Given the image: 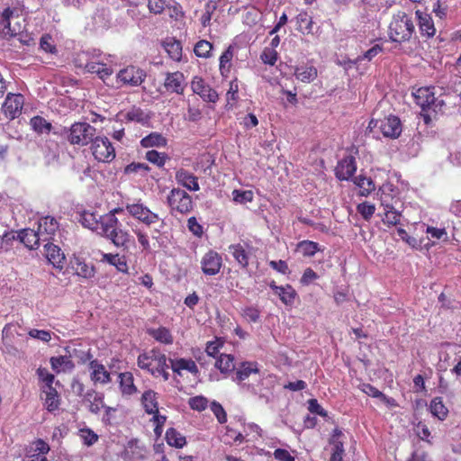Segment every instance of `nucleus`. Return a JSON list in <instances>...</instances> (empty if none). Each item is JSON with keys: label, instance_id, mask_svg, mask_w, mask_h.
Masks as SVG:
<instances>
[{"label": "nucleus", "instance_id": "nucleus-19", "mask_svg": "<svg viewBox=\"0 0 461 461\" xmlns=\"http://www.w3.org/2000/svg\"><path fill=\"white\" fill-rule=\"evenodd\" d=\"M202 269L205 275H215L221 267V258L215 251L207 252L202 259Z\"/></svg>", "mask_w": 461, "mask_h": 461}, {"label": "nucleus", "instance_id": "nucleus-16", "mask_svg": "<svg viewBox=\"0 0 461 461\" xmlns=\"http://www.w3.org/2000/svg\"><path fill=\"white\" fill-rule=\"evenodd\" d=\"M40 398L49 412H54L60 407L61 398L54 387L41 389Z\"/></svg>", "mask_w": 461, "mask_h": 461}, {"label": "nucleus", "instance_id": "nucleus-41", "mask_svg": "<svg viewBox=\"0 0 461 461\" xmlns=\"http://www.w3.org/2000/svg\"><path fill=\"white\" fill-rule=\"evenodd\" d=\"M380 200L381 203L384 206V209L389 208L393 209L395 206V203H398L397 199H394L393 194L391 193L393 192L391 185H384L380 188Z\"/></svg>", "mask_w": 461, "mask_h": 461}, {"label": "nucleus", "instance_id": "nucleus-52", "mask_svg": "<svg viewBox=\"0 0 461 461\" xmlns=\"http://www.w3.org/2000/svg\"><path fill=\"white\" fill-rule=\"evenodd\" d=\"M233 58V48L229 46L228 49L220 57V70L221 74L230 71V61Z\"/></svg>", "mask_w": 461, "mask_h": 461}, {"label": "nucleus", "instance_id": "nucleus-5", "mask_svg": "<svg viewBox=\"0 0 461 461\" xmlns=\"http://www.w3.org/2000/svg\"><path fill=\"white\" fill-rule=\"evenodd\" d=\"M75 65L85 68L89 73L96 74L106 85H109L110 81L112 82L113 68L103 62L88 61L87 54L85 52L77 55L75 59Z\"/></svg>", "mask_w": 461, "mask_h": 461}, {"label": "nucleus", "instance_id": "nucleus-37", "mask_svg": "<svg viewBox=\"0 0 461 461\" xmlns=\"http://www.w3.org/2000/svg\"><path fill=\"white\" fill-rule=\"evenodd\" d=\"M141 401L146 412L149 414L158 412L157 393L154 391L149 390L144 392Z\"/></svg>", "mask_w": 461, "mask_h": 461}, {"label": "nucleus", "instance_id": "nucleus-9", "mask_svg": "<svg viewBox=\"0 0 461 461\" xmlns=\"http://www.w3.org/2000/svg\"><path fill=\"white\" fill-rule=\"evenodd\" d=\"M146 72L140 68L128 66L117 73V80L123 86H139L146 78Z\"/></svg>", "mask_w": 461, "mask_h": 461}, {"label": "nucleus", "instance_id": "nucleus-4", "mask_svg": "<svg viewBox=\"0 0 461 461\" xmlns=\"http://www.w3.org/2000/svg\"><path fill=\"white\" fill-rule=\"evenodd\" d=\"M415 26L412 18L403 12L393 15L389 25V37L394 42H405L411 40Z\"/></svg>", "mask_w": 461, "mask_h": 461}, {"label": "nucleus", "instance_id": "nucleus-56", "mask_svg": "<svg viewBox=\"0 0 461 461\" xmlns=\"http://www.w3.org/2000/svg\"><path fill=\"white\" fill-rule=\"evenodd\" d=\"M275 294L287 306H291L294 303L297 295L295 290H275Z\"/></svg>", "mask_w": 461, "mask_h": 461}, {"label": "nucleus", "instance_id": "nucleus-26", "mask_svg": "<svg viewBox=\"0 0 461 461\" xmlns=\"http://www.w3.org/2000/svg\"><path fill=\"white\" fill-rule=\"evenodd\" d=\"M171 364V368L173 372L181 375L183 370L188 371L193 375L198 374L199 370L195 364V362L189 358H176V359H169Z\"/></svg>", "mask_w": 461, "mask_h": 461}, {"label": "nucleus", "instance_id": "nucleus-32", "mask_svg": "<svg viewBox=\"0 0 461 461\" xmlns=\"http://www.w3.org/2000/svg\"><path fill=\"white\" fill-rule=\"evenodd\" d=\"M147 333L161 344L171 345L174 341L171 331L166 327L150 328L147 330Z\"/></svg>", "mask_w": 461, "mask_h": 461}, {"label": "nucleus", "instance_id": "nucleus-23", "mask_svg": "<svg viewBox=\"0 0 461 461\" xmlns=\"http://www.w3.org/2000/svg\"><path fill=\"white\" fill-rule=\"evenodd\" d=\"M259 373L258 364L257 362L244 361L240 364L235 369V376L233 381L241 383L248 379L250 375H257Z\"/></svg>", "mask_w": 461, "mask_h": 461}, {"label": "nucleus", "instance_id": "nucleus-63", "mask_svg": "<svg viewBox=\"0 0 461 461\" xmlns=\"http://www.w3.org/2000/svg\"><path fill=\"white\" fill-rule=\"evenodd\" d=\"M426 232L428 235H429L434 240H447V233L444 228L438 229L435 227H427Z\"/></svg>", "mask_w": 461, "mask_h": 461}, {"label": "nucleus", "instance_id": "nucleus-36", "mask_svg": "<svg viewBox=\"0 0 461 461\" xmlns=\"http://www.w3.org/2000/svg\"><path fill=\"white\" fill-rule=\"evenodd\" d=\"M429 411L434 417L440 420H446L448 415V410L441 397H435L430 401Z\"/></svg>", "mask_w": 461, "mask_h": 461}, {"label": "nucleus", "instance_id": "nucleus-39", "mask_svg": "<svg viewBox=\"0 0 461 461\" xmlns=\"http://www.w3.org/2000/svg\"><path fill=\"white\" fill-rule=\"evenodd\" d=\"M167 142V139L161 133L151 132L140 140V145L143 148H160L165 147Z\"/></svg>", "mask_w": 461, "mask_h": 461}, {"label": "nucleus", "instance_id": "nucleus-31", "mask_svg": "<svg viewBox=\"0 0 461 461\" xmlns=\"http://www.w3.org/2000/svg\"><path fill=\"white\" fill-rule=\"evenodd\" d=\"M416 15L419 19V26L421 35L428 38L434 36L436 29L434 27L431 17L427 14L421 13L420 11H416Z\"/></svg>", "mask_w": 461, "mask_h": 461}, {"label": "nucleus", "instance_id": "nucleus-15", "mask_svg": "<svg viewBox=\"0 0 461 461\" xmlns=\"http://www.w3.org/2000/svg\"><path fill=\"white\" fill-rule=\"evenodd\" d=\"M343 433L340 429L335 428L332 430L329 444L331 447L330 461H343L345 455L344 442L341 440Z\"/></svg>", "mask_w": 461, "mask_h": 461}, {"label": "nucleus", "instance_id": "nucleus-54", "mask_svg": "<svg viewBox=\"0 0 461 461\" xmlns=\"http://www.w3.org/2000/svg\"><path fill=\"white\" fill-rule=\"evenodd\" d=\"M254 194L251 190H238L232 192V199L238 203H246L253 200Z\"/></svg>", "mask_w": 461, "mask_h": 461}, {"label": "nucleus", "instance_id": "nucleus-47", "mask_svg": "<svg viewBox=\"0 0 461 461\" xmlns=\"http://www.w3.org/2000/svg\"><path fill=\"white\" fill-rule=\"evenodd\" d=\"M212 44L205 40L199 41L194 48V54L199 58L208 59L212 56Z\"/></svg>", "mask_w": 461, "mask_h": 461}, {"label": "nucleus", "instance_id": "nucleus-2", "mask_svg": "<svg viewBox=\"0 0 461 461\" xmlns=\"http://www.w3.org/2000/svg\"><path fill=\"white\" fill-rule=\"evenodd\" d=\"M117 271L125 274L136 273V245L133 237L122 230H117Z\"/></svg>", "mask_w": 461, "mask_h": 461}, {"label": "nucleus", "instance_id": "nucleus-33", "mask_svg": "<svg viewBox=\"0 0 461 461\" xmlns=\"http://www.w3.org/2000/svg\"><path fill=\"white\" fill-rule=\"evenodd\" d=\"M235 358L230 354H221L216 359L215 367L222 374L233 373L236 369Z\"/></svg>", "mask_w": 461, "mask_h": 461}, {"label": "nucleus", "instance_id": "nucleus-58", "mask_svg": "<svg viewBox=\"0 0 461 461\" xmlns=\"http://www.w3.org/2000/svg\"><path fill=\"white\" fill-rule=\"evenodd\" d=\"M222 347L223 341L216 338L214 340L206 343L205 352L208 356L216 357Z\"/></svg>", "mask_w": 461, "mask_h": 461}, {"label": "nucleus", "instance_id": "nucleus-43", "mask_svg": "<svg viewBox=\"0 0 461 461\" xmlns=\"http://www.w3.org/2000/svg\"><path fill=\"white\" fill-rule=\"evenodd\" d=\"M90 366L92 369V379L95 382L106 383L109 380V373L103 365L98 364L96 361H92Z\"/></svg>", "mask_w": 461, "mask_h": 461}, {"label": "nucleus", "instance_id": "nucleus-34", "mask_svg": "<svg viewBox=\"0 0 461 461\" xmlns=\"http://www.w3.org/2000/svg\"><path fill=\"white\" fill-rule=\"evenodd\" d=\"M71 267L78 276L86 279L94 276V267L89 266L79 258H75L74 260L71 261Z\"/></svg>", "mask_w": 461, "mask_h": 461}, {"label": "nucleus", "instance_id": "nucleus-60", "mask_svg": "<svg viewBox=\"0 0 461 461\" xmlns=\"http://www.w3.org/2000/svg\"><path fill=\"white\" fill-rule=\"evenodd\" d=\"M211 411L215 415V417L217 418V420H218V421L220 423L222 424V423H225L227 421L226 411H224V409H223V407L221 406V403H219L218 402L213 401L211 403Z\"/></svg>", "mask_w": 461, "mask_h": 461}, {"label": "nucleus", "instance_id": "nucleus-59", "mask_svg": "<svg viewBox=\"0 0 461 461\" xmlns=\"http://www.w3.org/2000/svg\"><path fill=\"white\" fill-rule=\"evenodd\" d=\"M146 158L152 164L158 167H162L166 161V156L163 153H159L157 150H149L146 153Z\"/></svg>", "mask_w": 461, "mask_h": 461}, {"label": "nucleus", "instance_id": "nucleus-35", "mask_svg": "<svg viewBox=\"0 0 461 461\" xmlns=\"http://www.w3.org/2000/svg\"><path fill=\"white\" fill-rule=\"evenodd\" d=\"M120 116V119L122 120L125 118L130 122H137L141 124H146L149 121V116L146 114L140 108H132L131 111L127 113H120L117 114V117Z\"/></svg>", "mask_w": 461, "mask_h": 461}, {"label": "nucleus", "instance_id": "nucleus-14", "mask_svg": "<svg viewBox=\"0 0 461 461\" xmlns=\"http://www.w3.org/2000/svg\"><path fill=\"white\" fill-rule=\"evenodd\" d=\"M14 14V10L7 7L1 14L0 20V36L3 39L10 40L12 38H18V40L23 42V39L21 38V33L15 30V28H11L10 19Z\"/></svg>", "mask_w": 461, "mask_h": 461}, {"label": "nucleus", "instance_id": "nucleus-20", "mask_svg": "<svg viewBox=\"0 0 461 461\" xmlns=\"http://www.w3.org/2000/svg\"><path fill=\"white\" fill-rule=\"evenodd\" d=\"M380 130L384 137L396 139L402 132V124L398 117L390 115L381 122Z\"/></svg>", "mask_w": 461, "mask_h": 461}, {"label": "nucleus", "instance_id": "nucleus-55", "mask_svg": "<svg viewBox=\"0 0 461 461\" xmlns=\"http://www.w3.org/2000/svg\"><path fill=\"white\" fill-rule=\"evenodd\" d=\"M78 436L84 444L88 447L94 445L98 440L97 434L88 428L80 429L78 431Z\"/></svg>", "mask_w": 461, "mask_h": 461}, {"label": "nucleus", "instance_id": "nucleus-17", "mask_svg": "<svg viewBox=\"0 0 461 461\" xmlns=\"http://www.w3.org/2000/svg\"><path fill=\"white\" fill-rule=\"evenodd\" d=\"M186 86L185 76L182 72L176 71L167 73L165 78L164 86L167 91L182 95Z\"/></svg>", "mask_w": 461, "mask_h": 461}, {"label": "nucleus", "instance_id": "nucleus-62", "mask_svg": "<svg viewBox=\"0 0 461 461\" xmlns=\"http://www.w3.org/2000/svg\"><path fill=\"white\" fill-rule=\"evenodd\" d=\"M375 208L373 204L363 203L357 205V212L365 220H369L375 213Z\"/></svg>", "mask_w": 461, "mask_h": 461}, {"label": "nucleus", "instance_id": "nucleus-11", "mask_svg": "<svg viewBox=\"0 0 461 461\" xmlns=\"http://www.w3.org/2000/svg\"><path fill=\"white\" fill-rule=\"evenodd\" d=\"M24 104V97L21 94L9 93L3 104L2 109L6 118L14 120L19 117Z\"/></svg>", "mask_w": 461, "mask_h": 461}, {"label": "nucleus", "instance_id": "nucleus-28", "mask_svg": "<svg viewBox=\"0 0 461 461\" xmlns=\"http://www.w3.org/2000/svg\"><path fill=\"white\" fill-rule=\"evenodd\" d=\"M120 379V390L123 396H131L137 393L138 390L134 384V377L132 373L124 372L118 375Z\"/></svg>", "mask_w": 461, "mask_h": 461}, {"label": "nucleus", "instance_id": "nucleus-3", "mask_svg": "<svg viewBox=\"0 0 461 461\" xmlns=\"http://www.w3.org/2000/svg\"><path fill=\"white\" fill-rule=\"evenodd\" d=\"M137 364L140 369L149 372L154 377H163L165 381L168 380L167 357L158 348H153L140 354Z\"/></svg>", "mask_w": 461, "mask_h": 461}, {"label": "nucleus", "instance_id": "nucleus-29", "mask_svg": "<svg viewBox=\"0 0 461 461\" xmlns=\"http://www.w3.org/2000/svg\"><path fill=\"white\" fill-rule=\"evenodd\" d=\"M32 454L29 456L30 461H49L46 455L50 452V447L47 442L41 438H38L32 443Z\"/></svg>", "mask_w": 461, "mask_h": 461}, {"label": "nucleus", "instance_id": "nucleus-18", "mask_svg": "<svg viewBox=\"0 0 461 461\" xmlns=\"http://www.w3.org/2000/svg\"><path fill=\"white\" fill-rule=\"evenodd\" d=\"M357 170L356 159L352 156H347L339 161L335 175L339 180H348Z\"/></svg>", "mask_w": 461, "mask_h": 461}, {"label": "nucleus", "instance_id": "nucleus-30", "mask_svg": "<svg viewBox=\"0 0 461 461\" xmlns=\"http://www.w3.org/2000/svg\"><path fill=\"white\" fill-rule=\"evenodd\" d=\"M50 363L52 370L56 374H59L60 372L70 371L75 367V365L71 360L70 357L68 356L52 357L50 359Z\"/></svg>", "mask_w": 461, "mask_h": 461}, {"label": "nucleus", "instance_id": "nucleus-57", "mask_svg": "<svg viewBox=\"0 0 461 461\" xmlns=\"http://www.w3.org/2000/svg\"><path fill=\"white\" fill-rule=\"evenodd\" d=\"M318 278H319L318 274L315 271H313L312 268L308 267L304 270V272L301 277L300 283L303 286L313 285H316L315 280H317Z\"/></svg>", "mask_w": 461, "mask_h": 461}, {"label": "nucleus", "instance_id": "nucleus-10", "mask_svg": "<svg viewBox=\"0 0 461 461\" xmlns=\"http://www.w3.org/2000/svg\"><path fill=\"white\" fill-rule=\"evenodd\" d=\"M42 243L55 241L59 235V223L57 219L52 216L41 217L38 222L37 228Z\"/></svg>", "mask_w": 461, "mask_h": 461}, {"label": "nucleus", "instance_id": "nucleus-50", "mask_svg": "<svg viewBox=\"0 0 461 461\" xmlns=\"http://www.w3.org/2000/svg\"><path fill=\"white\" fill-rule=\"evenodd\" d=\"M170 2L172 0H149V11L154 14H161L167 7H170Z\"/></svg>", "mask_w": 461, "mask_h": 461}, {"label": "nucleus", "instance_id": "nucleus-64", "mask_svg": "<svg viewBox=\"0 0 461 461\" xmlns=\"http://www.w3.org/2000/svg\"><path fill=\"white\" fill-rule=\"evenodd\" d=\"M40 47L48 53H53L55 46L52 44V37L50 34H44L40 40Z\"/></svg>", "mask_w": 461, "mask_h": 461}, {"label": "nucleus", "instance_id": "nucleus-25", "mask_svg": "<svg viewBox=\"0 0 461 461\" xmlns=\"http://www.w3.org/2000/svg\"><path fill=\"white\" fill-rule=\"evenodd\" d=\"M18 239L30 249H36L42 243L41 237H40V233L37 230L32 229H24L22 230L18 235Z\"/></svg>", "mask_w": 461, "mask_h": 461}, {"label": "nucleus", "instance_id": "nucleus-38", "mask_svg": "<svg viewBox=\"0 0 461 461\" xmlns=\"http://www.w3.org/2000/svg\"><path fill=\"white\" fill-rule=\"evenodd\" d=\"M294 76L303 83H310L316 78L317 69L312 66L297 67L294 70Z\"/></svg>", "mask_w": 461, "mask_h": 461}, {"label": "nucleus", "instance_id": "nucleus-6", "mask_svg": "<svg viewBox=\"0 0 461 461\" xmlns=\"http://www.w3.org/2000/svg\"><path fill=\"white\" fill-rule=\"evenodd\" d=\"M95 129L85 122H75L69 129L68 140L71 144L85 146L94 140Z\"/></svg>", "mask_w": 461, "mask_h": 461}, {"label": "nucleus", "instance_id": "nucleus-12", "mask_svg": "<svg viewBox=\"0 0 461 461\" xmlns=\"http://www.w3.org/2000/svg\"><path fill=\"white\" fill-rule=\"evenodd\" d=\"M126 210L131 215L145 223L146 225H150L159 220V217L157 213L151 212L142 203L127 204Z\"/></svg>", "mask_w": 461, "mask_h": 461}, {"label": "nucleus", "instance_id": "nucleus-42", "mask_svg": "<svg viewBox=\"0 0 461 461\" xmlns=\"http://www.w3.org/2000/svg\"><path fill=\"white\" fill-rule=\"evenodd\" d=\"M32 129L38 134L50 133L52 130V125L41 116H34L30 120Z\"/></svg>", "mask_w": 461, "mask_h": 461}, {"label": "nucleus", "instance_id": "nucleus-46", "mask_svg": "<svg viewBox=\"0 0 461 461\" xmlns=\"http://www.w3.org/2000/svg\"><path fill=\"white\" fill-rule=\"evenodd\" d=\"M319 249V244L314 241L303 240L297 244V250L304 257H312Z\"/></svg>", "mask_w": 461, "mask_h": 461}, {"label": "nucleus", "instance_id": "nucleus-22", "mask_svg": "<svg viewBox=\"0 0 461 461\" xmlns=\"http://www.w3.org/2000/svg\"><path fill=\"white\" fill-rule=\"evenodd\" d=\"M176 182L188 189L189 191H198L200 189V185L198 183V177L195 176L193 173L189 172L186 169L179 168L176 172Z\"/></svg>", "mask_w": 461, "mask_h": 461}, {"label": "nucleus", "instance_id": "nucleus-61", "mask_svg": "<svg viewBox=\"0 0 461 461\" xmlns=\"http://www.w3.org/2000/svg\"><path fill=\"white\" fill-rule=\"evenodd\" d=\"M277 56L276 50L266 48L261 54V59L265 64L273 66L277 60Z\"/></svg>", "mask_w": 461, "mask_h": 461}, {"label": "nucleus", "instance_id": "nucleus-49", "mask_svg": "<svg viewBox=\"0 0 461 461\" xmlns=\"http://www.w3.org/2000/svg\"><path fill=\"white\" fill-rule=\"evenodd\" d=\"M36 374L38 375L40 382L43 383V384L41 386V389L53 387L55 376L54 375L50 374L47 368L39 367L36 371Z\"/></svg>", "mask_w": 461, "mask_h": 461}, {"label": "nucleus", "instance_id": "nucleus-13", "mask_svg": "<svg viewBox=\"0 0 461 461\" xmlns=\"http://www.w3.org/2000/svg\"><path fill=\"white\" fill-rule=\"evenodd\" d=\"M191 88L205 102L215 103L218 99L216 91L211 88L202 77H194L191 82Z\"/></svg>", "mask_w": 461, "mask_h": 461}, {"label": "nucleus", "instance_id": "nucleus-24", "mask_svg": "<svg viewBox=\"0 0 461 461\" xmlns=\"http://www.w3.org/2000/svg\"><path fill=\"white\" fill-rule=\"evenodd\" d=\"M416 104L421 107L423 111L431 108V104H436L435 93L430 88H419L414 94Z\"/></svg>", "mask_w": 461, "mask_h": 461}, {"label": "nucleus", "instance_id": "nucleus-45", "mask_svg": "<svg viewBox=\"0 0 461 461\" xmlns=\"http://www.w3.org/2000/svg\"><path fill=\"white\" fill-rule=\"evenodd\" d=\"M354 183L359 187L361 195L366 196L375 190V184L372 179L361 175L354 179Z\"/></svg>", "mask_w": 461, "mask_h": 461}, {"label": "nucleus", "instance_id": "nucleus-8", "mask_svg": "<svg viewBox=\"0 0 461 461\" xmlns=\"http://www.w3.org/2000/svg\"><path fill=\"white\" fill-rule=\"evenodd\" d=\"M92 152L101 162H111L115 158V149L106 137H96L92 141Z\"/></svg>", "mask_w": 461, "mask_h": 461}, {"label": "nucleus", "instance_id": "nucleus-40", "mask_svg": "<svg viewBox=\"0 0 461 461\" xmlns=\"http://www.w3.org/2000/svg\"><path fill=\"white\" fill-rule=\"evenodd\" d=\"M166 440L169 446L176 448H182L186 444L185 437L178 432L175 428H169L166 431Z\"/></svg>", "mask_w": 461, "mask_h": 461}, {"label": "nucleus", "instance_id": "nucleus-27", "mask_svg": "<svg viewBox=\"0 0 461 461\" xmlns=\"http://www.w3.org/2000/svg\"><path fill=\"white\" fill-rule=\"evenodd\" d=\"M144 452L145 450L139 445L138 440L131 439L122 453V457L126 461L141 459L144 457Z\"/></svg>", "mask_w": 461, "mask_h": 461}, {"label": "nucleus", "instance_id": "nucleus-7", "mask_svg": "<svg viewBox=\"0 0 461 461\" xmlns=\"http://www.w3.org/2000/svg\"><path fill=\"white\" fill-rule=\"evenodd\" d=\"M167 203L172 211L187 213L193 209L191 196L184 190L174 188L167 196Z\"/></svg>", "mask_w": 461, "mask_h": 461}, {"label": "nucleus", "instance_id": "nucleus-51", "mask_svg": "<svg viewBox=\"0 0 461 461\" xmlns=\"http://www.w3.org/2000/svg\"><path fill=\"white\" fill-rule=\"evenodd\" d=\"M384 210V212L383 221L384 224L396 225L400 222L402 215H401V212H399L395 209V206H393V209L386 208Z\"/></svg>", "mask_w": 461, "mask_h": 461}, {"label": "nucleus", "instance_id": "nucleus-21", "mask_svg": "<svg viewBox=\"0 0 461 461\" xmlns=\"http://www.w3.org/2000/svg\"><path fill=\"white\" fill-rule=\"evenodd\" d=\"M45 249L46 258L50 264L57 268H62L65 262V255L61 252L59 246L53 244V241L42 243Z\"/></svg>", "mask_w": 461, "mask_h": 461}, {"label": "nucleus", "instance_id": "nucleus-48", "mask_svg": "<svg viewBox=\"0 0 461 461\" xmlns=\"http://www.w3.org/2000/svg\"><path fill=\"white\" fill-rule=\"evenodd\" d=\"M165 50L173 60H180L182 57V46L179 41L172 40L166 42Z\"/></svg>", "mask_w": 461, "mask_h": 461}, {"label": "nucleus", "instance_id": "nucleus-44", "mask_svg": "<svg viewBox=\"0 0 461 461\" xmlns=\"http://www.w3.org/2000/svg\"><path fill=\"white\" fill-rule=\"evenodd\" d=\"M229 251L241 267H246L248 265V254L240 244L230 245L229 247Z\"/></svg>", "mask_w": 461, "mask_h": 461}, {"label": "nucleus", "instance_id": "nucleus-53", "mask_svg": "<svg viewBox=\"0 0 461 461\" xmlns=\"http://www.w3.org/2000/svg\"><path fill=\"white\" fill-rule=\"evenodd\" d=\"M208 399L203 395H197L189 398L188 405L189 407L197 411H203L208 407Z\"/></svg>", "mask_w": 461, "mask_h": 461}, {"label": "nucleus", "instance_id": "nucleus-1", "mask_svg": "<svg viewBox=\"0 0 461 461\" xmlns=\"http://www.w3.org/2000/svg\"><path fill=\"white\" fill-rule=\"evenodd\" d=\"M78 221L115 244V209H112L108 214L99 216V219L94 212L84 210L78 212Z\"/></svg>", "mask_w": 461, "mask_h": 461}]
</instances>
